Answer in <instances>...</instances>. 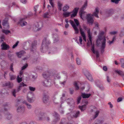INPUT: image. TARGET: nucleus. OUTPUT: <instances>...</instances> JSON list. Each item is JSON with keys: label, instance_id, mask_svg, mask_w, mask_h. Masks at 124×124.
<instances>
[{"label": "nucleus", "instance_id": "obj_1", "mask_svg": "<svg viewBox=\"0 0 124 124\" xmlns=\"http://www.w3.org/2000/svg\"><path fill=\"white\" fill-rule=\"evenodd\" d=\"M51 43V42L47 37H45L42 41V44L41 45L40 50L41 52L45 53L49 49V46Z\"/></svg>", "mask_w": 124, "mask_h": 124}, {"label": "nucleus", "instance_id": "obj_2", "mask_svg": "<svg viewBox=\"0 0 124 124\" xmlns=\"http://www.w3.org/2000/svg\"><path fill=\"white\" fill-rule=\"evenodd\" d=\"M104 33V32L102 31L100 33L99 35L98 36V40L100 41H101V46L100 49L101 52V54H103L104 51V49L106 47V39L105 37H102Z\"/></svg>", "mask_w": 124, "mask_h": 124}, {"label": "nucleus", "instance_id": "obj_3", "mask_svg": "<svg viewBox=\"0 0 124 124\" xmlns=\"http://www.w3.org/2000/svg\"><path fill=\"white\" fill-rule=\"evenodd\" d=\"M33 15V14L32 12H29L27 16L25 18H23L20 19L19 22V23L20 24L21 26H23L26 25L27 24V23L26 21H25L24 20H25V18H26L27 17H29L32 16Z\"/></svg>", "mask_w": 124, "mask_h": 124}, {"label": "nucleus", "instance_id": "obj_4", "mask_svg": "<svg viewBox=\"0 0 124 124\" xmlns=\"http://www.w3.org/2000/svg\"><path fill=\"white\" fill-rule=\"evenodd\" d=\"M43 26V23L41 22L37 23L34 24L33 25V29L34 31H38L39 29Z\"/></svg>", "mask_w": 124, "mask_h": 124}, {"label": "nucleus", "instance_id": "obj_5", "mask_svg": "<svg viewBox=\"0 0 124 124\" xmlns=\"http://www.w3.org/2000/svg\"><path fill=\"white\" fill-rule=\"evenodd\" d=\"M37 41L34 40L31 44L30 47L31 52V53H33L35 51Z\"/></svg>", "mask_w": 124, "mask_h": 124}, {"label": "nucleus", "instance_id": "obj_6", "mask_svg": "<svg viewBox=\"0 0 124 124\" xmlns=\"http://www.w3.org/2000/svg\"><path fill=\"white\" fill-rule=\"evenodd\" d=\"M114 11L112 9H107L104 14L106 17H108L112 16L114 13Z\"/></svg>", "mask_w": 124, "mask_h": 124}, {"label": "nucleus", "instance_id": "obj_7", "mask_svg": "<svg viewBox=\"0 0 124 124\" xmlns=\"http://www.w3.org/2000/svg\"><path fill=\"white\" fill-rule=\"evenodd\" d=\"M35 113L37 116L39 117V119L38 120H45L44 114L43 113L41 112L38 113V111L36 110L35 111Z\"/></svg>", "mask_w": 124, "mask_h": 124}, {"label": "nucleus", "instance_id": "obj_8", "mask_svg": "<svg viewBox=\"0 0 124 124\" xmlns=\"http://www.w3.org/2000/svg\"><path fill=\"white\" fill-rule=\"evenodd\" d=\"M86 19L87 23L90 24L92 25L94 22V21L90 14L87 15Z\"/></svg>", "mask_w": 124, "mask_h": 124}, {"label": "nucleus", "instance_id": "obj_9", "mask_svg": "<svg viewBox=\"0 0 124 124\" xmlns=\"http://www.w3.org/2000/svg\"><path fill=\"white\" fill-rule=\"evenodd\" d=\"M43 102L45 103H46L49 102V97L47 93H44L43 94Z\"/></svg>", "mask_w": 124, "mask_h": 124}, {"label": "nucleus", "instance_id": "obj_10", "mask_svg": "<svg viewBox=\"0 0 124 124\" xmlns=\"http://www.w3.org/2000/svg\"><path fill=\"white\" fill-rule=\"evenodd\" d=\"M70 22L75 31V33L78 34L79 33V30L77 28V26H76L74 21L72 20H70Z\"/></svg>", "mask_w": 124, "mask_h": 124}, {"label": "nucleus", "instance_id": "obj_11", "mask_svg": "<svg viewBox=\"0 0 124 124\" xmlns=\"http://www.w3.org/2000/svg\"><path fill=\"white\" fill-rule=\"evenodd\" d=\"M31 95H32L33 96L34 94L33 92H30L29 94L27 96V99L28 102L32 103L34 101V100L33 99L32 97H31L30 96Z\"/></svg>", "mask_w": 124, "mask_h": 124}, {"label": "nucleus", "instance_id": "obj_12", "mask_svg": "<svg viewBox=\"0 0 124 124\" xmlns=\"http://www.w3.org/2000/svg\"><path fill=\"white\" fill-rule=\"evenodd\" d=\"M84 74L85 75L89 80L91 81L93 80L91 74L89 73L88 71L86 70L84 72Z\"/></svg>", "mask_w": 124, "mask_h": 124}, {"label": "nucleus", "instance_id": "obj_13", "mask_svg": "<svg viewBox=\"0 0 124 124\" xmlns=\"http://www.w3.org/2000/svg\"><path fill=\"white\" fill-rule=\"evenodd\" d=\"M54 116L55 117V119L53 120V122L56 123L60 119V116L57 113L55 112H54Z\"/></svg>", "mask_w": 124, "mask_h": 124}, {"label": "nucleus", "instance_id": "obj_14", "mask_svg": "<svg viewBox=\"0 0 124 124\" xmlns=\"http://www.w3.org/2000/svg\"><path fill=\"white\" fill-rule=\"evenodd\" d=\"M43 85L45 86L49 87L51 86V82L49 80L46 79L42 82Z\"/></svg>", "mask_w": 124, "mask_h": 124}, {"label": "nucleus", "instance_id": "obj_15", "mask_svg": "<svg viewBox=\"0 0 124 124\" xmlns=\"http://www.w3.org/2000/svg\"><path fill=\"white\" fill-rule=\"evenodd\" d=\"M24 108L23 106H20L18 107L17 109V112L18 113H23L24 111Z\"/></svg>", "mask_w": 124, "mask_h": 124}, {"label": "nucleus", "instance_id": "obj_16", "mask_svg": "<svg viewBox=\"0 0 124 124\" xmlns=\"http://www.w3.org/2000/svg\"><path fill=\"white\" fill-rule=\"evenodd\" d=\"M1 49L3 50H7L9 48L8 45L6 43H3L1 45Z\"/></svg>", "mask_w": 124, "mask_h": 124}, {"label": "nucleus", "instance_id": "obj_17", "mask_svg": "<svg viewBox=\"0 0 124 124\" xmlns=\"http://www.w3.org/2000/svg\"><path fill=\"white\" fill-rule=\"evenodd\" d=\"M3 85L5 86H7L10 88H12L13 86L12 83H11L10 82H5L3 84Z\"/></svg>", "mask_w": 124, "mask_h": 124}, {"label": "nucleus", "instance_id": "obj_18", "mask_svg": "<svg viewBox=\"0 0 124 124\" xmlns=\"http://www.w3.org/2000/svg\"><path fill=\"white\" fill-rule=\"evenodd\" d=\"M27 86V85L24 83L23 82H21V83L19 85V86L16 90L17 92H18L21 90L22 88L21 87L23 86Z\"/></svg>", "mask_w": 124, "mask_h": 124}, {"label": "nucleus", "instance_id": "obj_19", "mask_svg": "<svg viewBox=\"0 0 124 124\" xmlns=\"http://www.w3.org/2000/svg\"><path fill=\"white\" fill-rule=\"evenodd\" d=\"M91 95V94L90 93H82L81 96L83 98H89Z\"/></svg>", "mask_w": 124, "mask_h": 124}, {"label": "nucleus", "instance_id": "obj_20", "mask_svg": "<svg viewBox=\"0 0 124 124\" xmlns=\"http://www.w3.org/2000/svg\"><path fill=\"white\" fill-rule=\"evenodd\" d=\"M6 116L7 119L9 120L11 119L12 117V115L8 112H5Z\"/></svg>", "mask_w": 124, "mask_h": 124}, {"label": "nucleus", "instance_id": "obj_21", "mask_svg": "<svg viewBox=\"0 0 124 124\" xmlns=\"http://www.w3.org/2000/svg\"><path fill=\"white\" fill-rule=\"evenodd\" d=\"M78 108L82 112L84 111L86 108V105H84L82 106H79Z\"/></svg>", "mask_w": 124, "mask_h": 124}, {"label": "nucleus", "instance_id": "obj_22", "mask_svg": "<svg viewBox=\"0 0 124 124\" xmlns=\"http://www.w3.org/2000/svg\"><path fill=\"white\" fill-rule=\"evenodd\" d=\"M66 101L68 104H70L71 103L73 104L74 103V101L73 99L72 98H68L66 100Z\"/></svg>", "mask_w": 124, "mask_h": 124}, {"label": "nucleus", "instance_id": "obj_23", "mask_svg": "<svg viewBox=\"0 0 124 124\" xmlns=\"http://www.w3.org/2000/svg\"><path fill=\"white\" fill-rule=\"evenodd\" d=\"M42 76L44 78H47L50 77V76H51V75L49 74L48 72H46V73H44L42 74Z\"/></svg>", "mask_w": 124, "mask_h": 124}, {"label": "nucleus", "instance_id": "obj_24", "mask_svg": "<svg viewBox=\"0 0 124 124\" xmlns=\"http://www.w3.org/2000/svg\"><path fill=\"white\" fill-rule=\"evenodd\" d=\"M87 1H86L85 2L83 5L80 9L81 10V11H83V10H84L86 8L87 6Z\"/></svg>", "mask_w": 124, "mask_h": 124}, {"label": "nucleus", "instance_id": "obj_25", "mask_svg": "<svg viewBox=\"0 0 124 124\" xmlns=\"http://www.w3.org/2000/svg\"><path fill=\"white\" fill-rule=\"evenodd\" d=\"M99 81L98 80H97L95 81V84L96 86L99 88L101 90H103L104 89V88L103 86H100L98 85L97 83L99 82Z\"/></svg>", "mask_w": 124, "mask_h": 124}, {"label": "nucleus", "instance_id": "obj_26", "mask_svg": "<svg viewBox=\"0 0 124 124\" xmlns=\"http://www.w3.org/2000/svg\"><path fill=\"white\" fill-rule=\"evenodd\" d=\"M25 53V52L24 51H22L21 52H18L17 53V55L18 57L19 58H21L22 56Z\"/></svg>", "mask_w": 124, "mask_h": 124}, {"label": "nucleus", "instance_id": "obj_27", "mask_svg": "<svg viewBox=\"0 0 124 124\" xmlns=\"http://www.w3.org/2000/svg\"><path fill=\"white\" fill-rule=\"evenodd\" d=\"M53 38L54 39V43L57 42L59 39V38L56 35H54L53 36Z\"/></svg>", "mask_w": 124, "mask_h": 124}, {"label": "nucleus", "instance_id": "obj_28", "mask_svg": "<svg viewBox=\"0 0 124 124\" xmlns=\"http://www.w3.org/2000/svg\"><path fill=\"white\" fill-rule=\"evenodd\" d=\"M71 12H64L63 13V15L65 17H66L69 16Z\"/></svg>", "mask_w": 124, "mask_h": 124}, {"label": "nucleus", "instance_id": "obj_29", "mask_svg": "<svg viewBox=\"0 0 124 124\" xmlns=\"http://www.w3.org/2000/svg\"><path fill=\"white\" fill-rule=\"evenodd\" d=\"M9 75L10 80H14L16 78V76L15 75L11 74V73H9Z\"/></svg>", "mask_w": 124, "mask_h": 124}, {"label": "nucleus", "instance_id": "obj_30", "mask_svg": "<svg viewBox=\"0 0 124 124\" xmlns=\"http://www.w3.org/2000/svg\"><path fill=\"white\" fill-rule=\"evenodd\" d=\"M3 105L4 107V110L5 111H7L8 110V109H9V105L8 103H5L4 104H3Z\"/></svg>", "mask_w": 124, "mask_h": 124}, {"label": "nucleus", "instance_id": "obj_31", "mask_svg": "<svg viewBox=\"0 0 124 124\" xmlns=\"http://www.w3.org/2000/svg\"><path fill=\"white\" fill-rule=\"evenodd\" d=\"M23 102L25 104L27 108L28 109H31V108L32 106L31 105L28 103L26 101H23Z\"/></svg>", "mask_w": 124, "mask_h": 124}, {"label": "nucleus", "instance_id": "obj_32", "mask_svg": "<svg viewBox=\"0 0 124 124\" xmlns=\"http://www.w3.org/2000/svg\"><path fill=\"white\" fill-rule=\"evenodd\" d=\"M80 115V112L79 111H77L76 112L75 114L73 115V116L75 118H77Z\"/></svg>", "mask_w": 124, "mask_h": 124}, {"label": "nucleus", "instance_id": "obj_33", "mask_svg": "<svg viewBox=\"0 0 124 124\" xmlns=\"http://www.w3.org/2000/svg\"><path fill=\"white\" fill-rule=\"evenodd\" d=\"M69 8V7L67 5H66L63 8V11L64 12H65L67 11Z\"/></svg>", "mask_w": 124, "mask_h": 124}, {"label": "nucleus", "instance_id": "obj_34", "mask_svg": "<svg viewBox=\"0 0 124 124\" xmlns=\"http://www.w3.org/2000/svg\"><path fill=\"white\" fill-rule=\"evenodd\" d=\"M115 72H116L118 74L121 76H124V73L123 72L121 71L116 70Z\"/></svg>", "mask_w": 124, "mask_h": 124}, {"label": "nucleus", "instance_id": "obj_35", "mask_svg": "<svg viewBox=\"0 0 124 124\" xmlns=\"http://www.w3.org/2000/svg\"><path fill=\"white\" fill-rule=\"evenodd\" d=\"M66 119L64 118H62L59 124H64L66 123Z\"/></svg>", "mask_w": 124, "mask_h": 124}, {"label": "nucleus", "instance_id": "obj_36", "mask_svg": "<svg viewBox=\"0 0 124 124\" xmlns=\"http://www.w3.org/2000/svg\"><path fill=\"white\" fill-rule=\"evenodd\" d=\"M31 77L32 78V81H34L37 78V76L36 74L35 75H31Z\"/></svg>", "mask_w": 124, "mask_h": 124}, {"label": "nucleus", "instance_id": "obj_37", "mask_svg": "<svg viewBox=\"0 0 124 124\" xmlns=\"http://www.w3.org/2000/svg\"><path fill=\"white\" fill-rule=\"evenodd\" d=\"M88 37L89 38V40L90 41V42L91 44L92 45V37L91 33H90L88 34Z\"/></svg>", "mask_w": 124, "mask_h": 124}, {"label": "nucleus", "instance_id": "obj_38", "mask_svg": "<svg viewBox=\"0 0 124 124\" xmlns=\"http://www.w3.org/2000/svg\"><path fill=\"white\" fill-rule=\"evenodd\" d=\"M74 21L76 24V26H78L79 25V23L77 19H74Z\"/></svg>", "mask_w": 124, "mask_h": 124}, {"label": "nucleus", "instance_id": "obj_39", "mask_svg": "<svg viewBox=\"0 0 124 124\" xmlns=\"http://www.w3.org/2000/svg\"><path fill=\"white\" fill-rule=\"evenodd\" d=\"M17 81L18 83H20L22 80V77H19V76L18 75L17 79Z\"/></svg>", "mask_w": 124, "mask_h": 124}, {"label": "nucleus", "instance_id": "obj_40", "mask_svg": "<svg viewBox=\"0 0 124 124\" xmlns=\"http://www.w3.org/2000/svg\"><path fill=\"white\" fill-rule=\"evenodd\" d=\"M2 32L5 34L6 35H7L8 33H11L10 31L8 30H2Z\"/></svg>", "mask_w": 124, "mask_h": 124}, {"label": "nucleus", "instance_id": "obj_41", "mask_svg": "<svg viewBox=\"0 0 124 124\" xmlns=\"http://www.w3.org/2000/svg\"><path fill=\"white\" fill-rule=\"evenodd\" d=\"M120 62L121 64V67H122L124 68V59L122 58L121 59Z\"/></svg>", "mask_w": 124, "mask_h": 124}, {"label": "nucleus", "instance_id": "obj_42", "mask_svg": "<svg viewBox=\"0 0 124 124\" xmlns=\"http://www.w3.org/2000/svg\"><path fill=\"white\" fill-rule=\"evenodd\" d=\"M79 9V8L78 7L75 8L73 11V12L77 14Z\"/></svg>", "mask_w": 124, "mask_h": 124}, {"label": "nucleus", "instance_id": "obj_43", "mask_svg": "<svg viewBox=\"0 0 124 124\" xmlns=\"http://www.w3.org/2000/svg\"><path fill=\"white\" fill-rule=\"evenodd\" d=\"M16 91L15 89H14L13 90H12L11 92L12 95L15 97H16Z\"/></svg>", "mask_w": 124, "mask_h": 124}, {"label": "nucleus", "instance_id": "obj_44", "mask_svg": "<svg viewBox=\"0 0 124 124\" xmlns=\"http://www.w3.org/2000/svg\"><path fill=\"white\" fill-rule=\"evenodd\" d=\"M53 76L55 79H59L60 78V77L59 76V74H55Z\"/></svg>", "mask_w": 124, "mask_h": 124}, {"label": "nucleus", "instance_id": "obj_45", "mask_svg": "<svg viewBox=\"0 0 124 124\" xmlns=\"http://www.w3.org/2000/svg\"><path fill=\"white\" fill-rule=\"evenodd\" d=\"M99 111L98 110H97L95 112V115L93 118V119H95L96 117H97L98 116L99 114Z\"/></svg>", "mask_w": 124, "mask_h": 124}, {"label": "nucleus", "instance_id": "obj_46", "mask_svg": "<svg viewBox=\"0 0 124 124\" xmlns=\"http://www.w3.org/2000/svg\"><path fill=\"white\" fill-rule=\"evenodd\" d=\"M8 23L7 20H4L2 22V25H3L4 26L6 25Z\"/></svg>", "mask_w": 124, "mask_h": 124}, {"label": "nucleus", "instance_id": "obj_47", "mask_svg": "<svg viewBox=\"0 0 124 124\" xmlns=\"http://www.w3.org/2000/svg\"><path fill=\"white\" fill-rule=\"evenodd\" d=\"M97 122L96 123H97L98 124H102L103 122V121L102 120H100L97 119L96 121Z\"/></svg>", "mask_w": 124, "mask_h": 124}, {"label": "nucleus", "instance_id": "obj_48", "mask_svg": "<svg viewBox=\"0 0 124 124\" xmlns=\"http://www.w3.org/2000/svg\"><path fill=\"white\" fill-rule=\"evenodd\" d=\"M80 32L81 35L85 34L84 32L83 31L81 27V26H80L79 28Z\"/></svg>", "mask_w": 124, "mask_h": 124}, {"label": "nucleus", "instance_id": "obj_49", "mask_svg": "<svg viewBox=\"0 0 124 124\" xmlns=\"http://www.w3.org/2000/svg\"><path fill=\"white\" fill-rule=\"evenodd\" d=\"M6 64V63L4 61H2V62H1L0 63V65L1 66L2 68L4 69V65Z\"/></svg>", "mask_w": 124, "mask_h": 124}, {"label": "nucleus", "instance_id": "obj_50", "mask_svg": "<svg viewBox=\"0 0 124 124\" xmlns=\"http://www.w3.org/2000/svg\"><path fill=\"white\" fill-rule=\"evenodd\" d=\"M85 12H84V10H83V11H81V9L80 10V11L79 12V15L80 16V17L82 19H83L82 18V15L84 14V13Z\"/></svg>", "mask_w": 124, "mask_h": 124}, {"label": "nucleus", "instance_id": "obj_51", "mask_svg": "<svg viewBox=\"0 0 124 124\" xmlns=\"http://www.w3.org/2000/svg\"><path fill=\"white\" fill-rule=\"evenodd\" d=\"M5 57V55L4 54V53H2L1 54H0V59H4Z\"/></svg>", "mask_w": 124, "mask_h": 124}, {"label": "nucleus", "instance_id": "obj_52", "mask_svg": "<svg viewBox=\"0 0 124 124\" xmlns=\"http://www.w3.org/2000/svg\"><path fill=\"white\" fill-rule=\"evenodd\" d=\"M74 85L75 87V89L76 90H78L79 89V87L76 82H74Z\"/></svg>", "mask_w": 124, "mask_h": 124}, {"label": "nucleus", "instance_id": "obj_53", "mask_svg": "<svg viewBox=\"0 0 124 124\" xmlns=\"http://www.w3.org/2000/svg\"><path fill=\"white\" fill-rule=\"evenodd\" d=\"M91 50L92 51V52L94 54H95L96 51H95L94 50V44H93L92 45Z\"/></svg>", "mask_w": 124, "mask_h": 124}, {"label": "nucleus", "instance_id": "obj_54", "mask_svg": "<svg viewBox=\"0 0 124 124\" xmlns=\"http://www.w3.org/2000/svg\"><path fill=\"white\" fill-rule=\"evenodd\" d=\"M69 90L70 94H73L74 91V89L73 88H69Z\"/></svg>", "mask_w": 124, "mask_h": 124}, {"label": "nucleus", "instance_id": "obj_55", "mask_svg": "<svg viewBox=\"0 0 124 124\" xmlns=\"http://www.w3.org/2000/svg\"><path fill=\"white\" fill-rule=\"evenodd\" d=\"M28 66V64L27 63L25 65H24L21 68V70H23L25 69Z\"/></svg>", "mask_w": 124, "mask_h": 124}, {"label": "nucleus", "instance_id": "obj_56", "mask_svg": "<svg viewBox=\"0 0 124 124\" xmlns=\"http://www.w3.org/2000/svg\"><path fill=\"white\" fill-rule=\"evenodd\" d=\"M76 62L77 64L78 65H80L81 64V61L80 59L78 58H77L76 59Z\"/></svg>", "mask_w": 124, "mask_h": 124}, {"label": "nucleus", "instance_id": "obj_57", "mask_svg": "<svg viewBox=\"0 0 124 124\" xmlns=\"http://www.w3.org/2000/svg\"><path fill=\"white\" fill-rule=\"evenodd\" d=\"M120 0H111V1L113 3H114L116 4H118L119 1Z\"/></svg>", "mask_w": 124, "mask_h": 124}, {"label": "nucleus", "instance_id": "obj_58", "mask_svg": "<svg viewBox=\"0 0 124 124\" xmlns=\"http://www.w3.org/2000/svg\"><path fill=\"white\" fill-rule=\"evenodd\" d=\"M124 35V29H123L121 31L120 34V36L122 37Z\"/></svg>", "mask_w": 124, "mask_h": 124}, {"label": "nucleus", "instance_id": "obj_59", "mask_svg": "<svg viewBox=\"0 0 124 124\" xmlns=\"http://www.w3.org/2000/svg\"><path fill=\"white\" fill-rule=\"evenodd\" d=\"M106 80L107 81L108 83L110 82L111 80L110 78V77L108 76H107L106 77Z\"/></svg>", "mask_w": 124, "mask_h": 124}, {"label": "nucleus", "instance_id": "obj_60", "mask_svg": "<svg viewBox=\"0 0 124 124\" xmlns=\"http://www.w3.org/2000/svg\"><path fill=\"white\" fill-rule=\"evenodd\" d=\"M29 89L30 90L32 91H35V87H32L30 86L29 87Z\"/></svg>", "mask_w": 124, "mask_h": 124}, {"label": "nucleus", "instance_id": "obj_61", "mask_svg": "<svg viewBox=\"0 0 124 124\" xmlns=\"http://www.w3.org/2000/svg\"><path fill=\"white\" fill-rule=\"evenodd\" d=\"M19 43V41H17L16 43L13 46H12V48H14L16 47L17 46Z\"/></svg>", "mask_w": 124, "mask_h": 124}, {"label": "nucleus", "instance_id": "obj_62", "mask_svg": "<svg viewBox=\"0 0 124 124\" xmlns=\"http://www.w3.org/2000/svg\"><path fill=\"white\" fill-rule=\"evenodd\" d=\"M81 99V96L79 97L77 100V101L78 104H79L80 103V101Z\"/></svg>", "mask_w": 124, "mask_h": 124}, {"label": "nucleus", "instance_id": "obj_63", "mask_svg": "<svg viewBox=\"0 0 124 124\" xmlns=\"http://www.w3.org/2000/svg\"><path fill=\"white\" fill-rule=\"evenodd\" d=\"M13 54H8V57L11 59H11L13 58Z\"/></svg>", "mask_w": 124, "mask_h": 124}, {"label": "nucleus", "instance_id": "obj_64", "mask_svg": "<svg viewBox=\"0 0 124 124\" xmlns=\"http://www.w3.org/2000/svg\"><path fill=\"white\" fill-rule=\"evenodd\" d=\"M49 13L48 12H46L44 14V18H48V17L47 16L48 15H49Z\"/></svg>", "mask_w": 124, "mask_h": 124}]
</instances>
